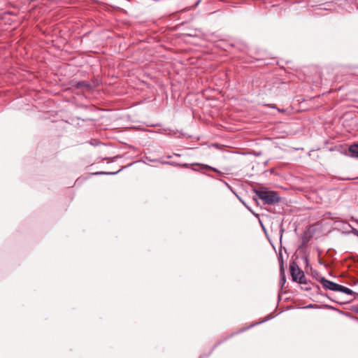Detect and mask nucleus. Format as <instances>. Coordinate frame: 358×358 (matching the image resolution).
I'll return each mask as SVG.
<instances>
[{"label":"nucleus","instance_id":"f257e3e1","mask_svg":"<svg viewBox=\"0 0 358 358\" xmlns=\"http://www.w3.org/2000/svg\"><path fill=\"white\" fill-rule=\"evenodd\" d=\"M256 195L263 201L265 204L272 205L280 201V197L277 192L266 189L255 190Z\"/></svg>","mask_w":358,"mask_h":358},{"label":"nucleus","instance_id":"f03ea898","mask_svg":"<svg viewBox=\"0 0 358 358\" xmlns=\"http://www.w3.org/2000/svg\"><path fill=\"white\" fill-rule=\"evenodd\" d=\"M290 273L294 281H298L300 284L306 282L303 272L299 268L296 262L292 261L289 264Z\"/></svg>","mask_w":358,"mask_h":358},{"label":"nucleus","instance_id":"7ed1b4c3","mask_svg":"<svg viewBox=\"0 0 358 358\" xmlns=\"http://www.w3.org/2000/svg\"><path fill=\"white\" fill-rule=\"evenodd\" d=\"M319 281L325 289H330L332 291H338L340 285L335 283L332 281H330L329 280H327L324 277H321Z\"/></svg>","mask_w":358,"mask_h":358},{"label":"nucleus","instance_id":"20e7f679","mask_svg":"<svg viewBox=\"0 0 358 358\" xmlns=\"http://www.w3.org/2000/svg\"><path fill=\"white\" fill-rule=\"evenodd\" d=\"M352 157L358 158V145H353L349 149Z\"/></svg>","mask_w":358,"mask_h":358},{"label":"nucleus","instance_id":"39448f33","mask_svg":"<svg viewBox=\"0 0 358 358\" xmlns=\"http://www.w3.org/2000/svg\"><path fill=\"white\" fill-rule=\"evenodd\" d=\"M338 292H343L345 294H350V295H353L355 294L352 289H350L346 287L342 286L341 285L339 286V289H338Z\"/></svg>","mask_w":358,"mask_h":358},{"label":"nucleus","instance_id":"423d86ee","mask_svg":"<svg viewBox=\"0 0 358 358\" xmlns=\"http://www.w3.org/2000/svg\"><path fill=\"white\" fill-rule=\"evenodd\" d=\"M197 165L199 166H201L202 167V169H207V170H212V171H214L215 172H217V170L213 167H211L208 165H206V164H197Z\"/></svg>","mask_w":358,"mask_h":358},{"label":"nucleus","instance_id":"0eeeda50","mask_svg":"<svg viewBox=\"0 0 358 358\" xmlns=\"http://www.w3.org/2000/svg\"><path fill=\"white\" fill-rule=\"evenodd\" d=\"M280 270H281V275H282L281 281H282V283L284 284L285 282V281H286L285 275L284 274V271H283L282 267L280 268Z\"/></svg>","mask_w":358,"mask_h":358},{"label":"nucleus","instance_id":"6e6552de","mask_svg":"<svg viewBox=\"0 0 358 358\" xmlns=\"http://www.w3.org/2000/svg\"><path fill=\"white\" fill-rule=\"evenodd\" d=\"M264 321H265V320L260 321L259 322H257V323H255V324H254L251 325V327L255 326V325H256V324H257L262 323V322H264Z\"/></svg>","mask_w":358,"mask_h":358},{"label":"nucleus","instance_id":"1a4fd4ad","mask_svg":"<svg viewBox=\"0 0 358 358\" xmlns=\"http://www.w3.org/2000/svg\"><path fill=\"white\" fill-rule=\"evenodd\" d=\"M278 110L280 112V113H284L285 110L284 109H279L278 108Z\"/></svg>","mask_w":358,"mask_h":358},{"label":"nucleus","instance_id":"9d476101","mask_svg":"<svg viewBox=\"0 0 358 358\" xmlns=\"http://www.w3.org/2000/svg\"><path fill=\"white\" fill-rule=\"evenodd\" d=\"M106 174L113 175V174H115V173H106Z\"/></svg>","mask_w":358,"mask_h":358},{"label":"nucleus","instance_id":"9b49d317","mask_svg":"<svg viewBox=\"0 0 358 358\" xmlns=\"http://www.w3.org/2000/svg\"><path fill=\"white\" fill-rule=\"evenodd\" d=\"M98 174H99V173H91V175H98Z\"/></svg>","mask_w":358,"mask_h":358},{"label":"nucleus","instance_id":"f8f14e48","mask_svg":"<svg viewBox=\"0 0 358 358\" xmlns=\"http://www.w3.org/2000/svg\"><path fill=\"white\" fill-rule=\"evenodd\" d=\"M283 231H284L283 228H282V227H281V229H280V231H281V233H282V232H283Z\"/></svg>","mask_w":358,"mask_h":358},{"label":"nucleus","instance_id":"ddd939ff","mask_svg":"<svg viewBox=\"0 0 358 358\" xmlns=\"http://www.w3.org/2000/svg\"><path fill=\"white\" fill-rule=\"evenodd\" d=\"M271 108H275V106H271Z\"/></svg>","mask_w":358,"mask_h":358},{"label":"nucleus","instance_id":"4468645a","mask_svg":"<svg viewBox=\"0 0 358 358\" xmlns=\"http://www.w3.org/2000/svg\"><path fill=\"white\" fill-rule=\"evenodd\" d=\"M357 235H358V231L357 232Z\"/></svg>","mask_w":358,"mask_h":358},{"label":"nucleus","instance_id":"2eb2a0df","mask_svg":"<svg viewBox=\"0 0 358 358\" xmlns=\"http://www.w3.org/2000/svg\"><path fill=\"white\" fill-rule=\"evenodd\" d=\"M357 235H358V231L357 232Z\"/></svg>","mask_w":358,"mask_h":358},{"label":"nucleus","instance_id":"dca6fc26","mask_svg":"<svg viewBox=\"0 0 358 358\" xmlns=\"http://www.w3.org/2000/svg\"><path fill=\"white\" fill-rule=\"evenodd\" d=\"M200 358H201V357H200Z\"/></svg>","mask_w":358,"mask_h":358}]
</instances>
